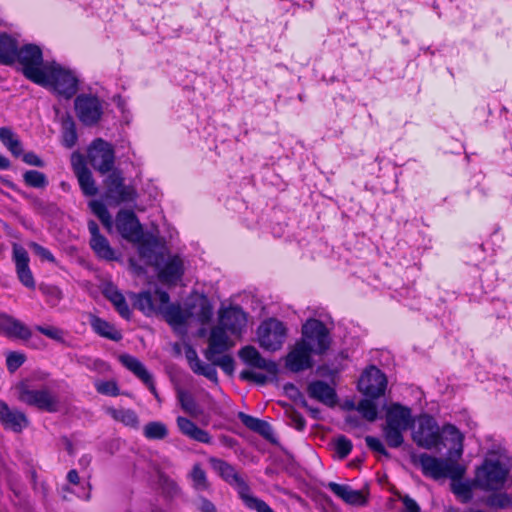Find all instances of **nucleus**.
Instances as JSON below:
<instances>
[{"label": "nucleus", "instance_id": "obj_27", "mask_svg": "<svg viewBox=\"0 0 512 512\" xmlns=\"http://www.w3.org/2000/svg\"><path fill=\"white\" fill-rule=\"evenodd\" d=\"M189 320L207 324L213 316V307L205 295H200L187 303Z\"/></svg>", "mask_w": 512, "mask_h": 512}, {"label": "nucleus", "instance_id": "obj_1", "mask_svg": "<svg viewBox=\"0 0 512 512\" xmlns=\"http://www.w3.org/2000/svg\"><path fill=\"white\" fill-rule=\"evenodd\" d=\"M415 419L412 410L400 403H392L386 410V420L382 428L384 439L391 448H399L404 443V432L413 428Z\"/></svg>", "mask_w": 512, "mask_h": 512}, {"label": "nucleus", "instance_id": "obj_2", "mask_svg": "<svg viewBox=\"0 0 512 512\" xmlns=\"http://www.w3.org/2000/svg\"><path fill=\"white\" fill-rule=\"evenodd\" d=\"M210 462L213 469L230 485L234 486L245 506L256 512H274L272 508L263 500L253 496L248 484L237 473L234 466L224 460L211 458Z\"/></svg>", "mask_w": 512, "mask_h": 512}, {"label": "nucleus", "instance_id": "obj_64", "mask_svg": "<svg viewBox=\"0 0 512 512\" xmlns=\"http://www.w3.org/2000/svg\"><path fill=\"white\" fill-rule=\"evenodd\" d=\"M67 480L69 483L71 484H74V485H77L79 484L80 482V477L78 475V472L77 470L75 469H71L68 473H67Z\"/></svg>", "mask_w": 512, "mask_h": 512}, {"label": "nucleus", "instance_id": "obj_59", "mask_svg": "<svg viewBox=\"0 0 512 512\" xmlns=\"http://www.w3.org/2000/svg\"><path fill=\"white\" fill-rule=\"evenodd\" d=\"M23 161L31 166L44 167V161L34 152L22 154Z\"/></svg>", "mask_w": 512, "mask_h": 512}, {"label": "nucleus", "instance_id": "obj_46", "mask_svg": "<svg viewBox=\"0 0 512 512\" xmlns=\"http://www.w3.org/2000/svg\"><path fill=\"white\" fill-rule=\"evenodd\" d=\"M365 443L372 452L378 453L385 458L391 457V454L387 451L383 442L379 438L374 436H366Z\"/></svg>", "mask_w": 512, "mask_h": 512}, {"label": "nucleus", "instance_id": "obj_4", "mask_svg": "<svg viewBox=\"0 0 512 512\" xmlns=\"http://www.w3.org/2000/svg\"><path fill=\"white\" fill-rule=\"evenodd\" d=\"M16 60L22 65L24 76L36 84H45L46 67L50 63L43 62L42 50L35 44H27L18 49Z\"/></svg>", "mask_w": 512, "mask_h": 512}, {"label": "nucleus", "instance_id": "obj_12", "mask_svg": "<svg viewBox=\"0 0 512 512\" xmlns=\"http://www.w3.org/2000/svg\"><path fill=\"white\" fill-rule=\"evenodd\" d=\"M258 340L260 346L268 351L279 350L286 338V327L283 322L270 318L258 327Z\"/></svg>", "mask_w": 512, "mask_h": 512}, {"label": "nucleus", "instance_id": "obj_41", "mask_svg": "<svg viewBox=\"0 0 512 512\" xmlns=\"http://www.w3.org/2000/svg\"><path fill=\"white\" fill-rule=\"evenodd\" d=\"M143 433L147 439L161 440L168 435V429L162 422L153 421L145 425Z\"/></svg>", "mask_w": 512, "mask_h": 512}, {"label": "nucleus", "instance_id": "obj_56", "mask_svg": "<svg viewBox=\"0 0 512 512\" xmlns=\"http://www.w3.org/2000/svg\"><path fill=\"white\" fill-rule=\"evenodd\" d=\"M30 248L34 251L36 255H38L42 260L49 261L51 263H54L55 257L53 254L45 247L39 245L38 243L32 242L30 244Z\"/></svg>", "mask_w": 512, "mask_h": 512}, {"label": "nucleus", "instance_id": "obj_15", "mask_svg": "<svg viewBox=\"0 0 512 512\" xmlns=\"http://www.w3.org/2000/svg\"><path fill=\"white\" fill-rule=\"evenodd\" d=\"M116 228L119 234L127 241L139 243L143 238V229L132 210H120L116 215Z\"/></svg>", "mask_w": 512, "mask_h": 512}, {"label": "nucleus", "instance_id": "obj_57", "mask_svg": "<svg viewBox=\"0 0 512 512\" xmlns=\"http://www.w3.org/2000/svg\"><path fill=\"white\" fill-rule=\"evenodd\" d=\"M97 391L101 394L117 396L119 394V389L114 382L106 381L101 382L97 385Z\"/></svg>", "mask_w": 512, "mask_h": 512}, {"label": "nucleus", "instance_id": "obj_60", "mask_svg": "<svg viewBox=\"0 0 512 512\" xmlns=\"http://www.w3.org/2000/svg\"><path fill=\"white\" fill-rule=\"evenodd\" d=\"M185 356L192 371L201 362L196 350L192 347L186 349Z\"/></svg>", "mask_w": 512, "mask_h": 512}, {"label": "nucleus", "instance_id": "obj_33", "mask_svg": "<svg viewBox=\"0 0 512 512\" xmlns=\"http://www.w3.org/2000/svg\"><path fill=\"white\" fill-rule=\"evenodd\" d=\"M104 296L114 305L117 312L124 319L129 320L131 310L123 294L113 284H107L104 288Z\"/></svg>", "mask_w": 512, "mask_h": 512}, {"label": "nucleus", "instance_id": "obj_30", "mask_svg": "<svg viewBox=\"0 0 512 512\" xmlns=\"http://www.w3.org/2000/svg\"><path fill=\"white\" fill-rule=\"evenodd\" d=\"M158 291L162 290L156 289L154 292L145 291L134 295V306L147 316L159 313L160 301L157 297Z\"/></svg>", "mask_w": 512, "mask_h": 512}, {"label": "nucleus", "instance_id": "obj_63", "mask_svg": "<svg viewBox=\"0 0 512 512\" xmlns=\"http://www.w3.org/2000/svg\"><path fill=\"white\" fill-rule=\"evenodd\" d=\"M13 156L15 157H20L22 156L23 152H24V149H23V146H22V143L19 140H17L9 149H8Z\"/></svg>", "mask_w": 512, "mask_h": 512}, {"label": "nucleus", "instance_id": "obj_10", "mask_svg": "<svg viewBox=\"0 0 512 512\" xmlns=\"http://www.w3.org/2000/svg\"><path fill=\"white\" fill-rule=\"evenodd\" d=\"M508 470L499 461L485 460L477 469L474 484L483 490H496L504 484Z\"/></svg>", "mask_w": 512, "mask_h": 512}, {"label": "nucleus", "instance_id": "obj_25", "mask_svg": "<svg viewBox=\"0 0 512 512\" xmlns=\"http://www.w3.org/2000/svg\"><path fill=\"white\" fill-rule=\"evenodd\" d=\"M119 359L123 366H125L129 371H131L140 380H142L143 383L147 385L148 389L154 395V397L159 400V395L153 382V377L142 364V362L129 354L121 355Z\"/></svg>", "mask_w": 512, "mask_h": 512}, {"label": "nucleus", "instance_id": "obj_50", "mask_svg": "<svg viewBox=\"0 0 512 512\" xmlns=\"http://www.w3.org/2000/svg\"><path fill=\"white\" fill-rule=\"evenodd\" d=\"M139 248L138 252L139 255L146 259L147 262L152 265V261L154 260L155 256H163V254L155 253L154 251V244H152L150 241H140L139 242Z\"/></svg>", "mask_w": 512, "mask_h": 512}, {"label": "nucleus", "instance_id": "obj_7", "mask_svg": "<svg viewBox=\"0 0 512 512\" xmlns=\"http://www.w3.org/2000/svg\"><path fill=\"white\" fill-rule=\"evenodd\" d=\"M89 164L101 175L111 173L115 165V150L111 143L96 138L87 149Z\"/></svg>", "mask_w": 512, "mask_h": 512}, {"label": "nucleus", "instance_id": "obj_19", "mask_svg": "<svg viewBox=\"0 0 512 512\" xmlns=\"http://www.w3.org/2000/svg\"><path fill=\"white\" fill-rule=\"evenodd\" d=\"M0 424L6 430L21 433L29 426L30 421L24 412L12 409L5 401L0 400Z\"/></svg>", "mask_w": 512, "mask_h": 512}, {"label": "nucleus", "instance_id": "obj_38", "mask_svg": "<svg viewBox=\"0 0 512 512\" xmlns=\"http://www.w3.org/2000/svg\"><path fill=\"white\" fill-rule=\"evenodd\" d=\"M238 417L247 428L263 436H266L271 431V426L266 421L243 412H240Z\"/></svg>", "mask_w": 512, "mask_h": 512}, {"label": "nucleus", "instance_id": "obj_36", "mask_svg": "<svg viewBox=\"0 0 512 512\" xmlns=\"http://www.w3.org/2000/svg\"><path fill=\"white\" fill-rule=\"evenodd\" d=\"M62 145L68 149L73 148L78 140L76 124L70 114L61 119Z\"/></svg>", "mask_w": 512, "mask_h": 512}, {"label": "nucleus", "instance_id": "obj_13", "mask_svg": "<svg viewBox=\"0 0 512 512\" xmlns=\"http://www.w3.org/2000/svg\"><path fill=\"white\" fill-rule=\"evenodd\" d=\"M74 109L79 121L85 126L96 125L102 115L101 100L92 94H80L74 100Z\"/></svg>", "mask_w": 512, "mask_h": 512}, {"label": "nucleus", "instance_id": "obj_6", "mask_svg": "<svg viewBox=\"0 0 512 512\" xmlns=\"http://www.w3.org/2000/svg\"><path fill=\"white\" fill-rule=\"evenodd\" d=\"M104 198L109 204L119 205L126 202H134L138 193L134 186L125 185L124 177L120 170H113L104 180Z\"/></svg>", "mask_w": 512, "mask_h": 512}, {"label": "nucleus", "instance_id": "obj_18", "mask_svg": "<svg viewBox=\"0 0 512 512\" xmlns=\"http://www.w3.org/2000/svg\"><path fill=\"white\" fill-rule=\"evenodd\" d=\"M72 168L83 194L85 196H95L98 193V188L92 172L86 166L81 154L74 153L72 155Z\"/></svg>", "mask_w": 512, "mask_h": 512}, {"label": "nucleus", "instance_id": "obj_45", "mask_svg": "<svg viewBox=\"0 0 512 512\" xmlns=\"http://www.w3.org/2000/svg\"><path fill=\"white\" fill-rule=\"evenodd\" d=\"M193 372L197 375H202L213 382L215 385H218V374L215 368V365L206 364L204 362H200L193 370Z\"/></svg>", "mask_w": 512, "mask_h": 512}, {"label": "nucleus", "instance_id": "obj_14", "mask_svg": "<svg viewBox=\"0 0 512 512\" xmlns=\"http://www.w3.org/2000/svg\"><path fill=\"white\" fill-rule=\"evenodd\" d=\"M386 387V375L375 366H371L366 369L359 380L360 391L365 396L372 399H377L383 396Z\"/></svg>", "mask_w": 512, "mask_h": 512}, {"label": "nucleus", "instance_id": "obj_40", "mask_svg": "<svg viewBox=\"0 0 512 512\" xmlns=\"http://www.w3.org/2000/svg\"><path fill=\"white\" fill-rule=\"evenodd\" d=\"M189 477L192 481V486L195 490L206 491L209 489L210 484L208 482L206 472L199 463L193 465Z\"/></svg>", "mask_w": 512, "mask_h": 512}, {"label": "nucleus", "instance_id": "obj_53", "mask_svg": "<svg viewBox=\"0 0 512 512\" xmlns=\"http://www.w3.org/2000/svg\"><path fill=\"white\" fill-rule=\"evenodd\" d=\"M239 377L244 381H252L260 385L266 384L268 378L263 373H257L251 370H243L240 372Z\"/></svg>", "mask_w": 512, "mask_h": 512}, {"label": "nucleus", "instance_id": "obj_37", "mask_svg": "<svg viewBox=\"0 0 512 512\" xmlns=\"http://www.w3.org/2000/svg\"><path fill=\"white\" fill-rule=\"evenodd\" d=\"M107 413L116 421L121 422L127 427L130 428H138L139 426V419L135 411L132 409H115V408H108Z\"/></svg>", "mask_w": 512, "mask_h": 512}, {"label": "nucleus", "instance_id": "obj_62", "mask_svg": "<svg viewBox=\"0 0 512 512\" xmlns=\"http://www.w3.org/2000/svg\"><path fill=\"white\" fill-rule=\"evenodd\" d=\"M197 509L201 512H216L215 505L205 497H199L197 500Z\"/></svg>", "mask_w": 512, "mask_h": 512}, {"label": "nucleus", "instance_id": "obj_26", "mask_svg": "<svg viewBox=\"0 0 512 512\" xmlns=\"http://www.w3.org/2000/svg\"><path fill=\"white\" fill-rule=\"evenodd\" d=\"M88 230L91 235L90 247L95 254L105 260L114 259V251L111 248L109 241L100 234L98 224L94 220L88 222Z\"/></svg>", "mask_w": 512, "mask_h": 512}, {"label": "nucleus", "instance_id": "obj_21", "mask_svg": "<svg viewBox=\"0 0 512 512\" xmlns=\"http://www.w3.org/2000/svg\"><path fill=\"white\" fill-rule=\"evenodd\" d=\"M234 346V342L229 338L227 330L223 326L217 325L210 331L208 337V348L204 355L207 360H213V356L222 354Z\"/></svg>", "mask_w": 512, "mask_h": 512}, {"label": "nucleus", "instance_id": "obj_5", "mask_svg": "<svg viewBox=\"0 0 512 512\" xmlns=\"http://www.w3.org/2000/svg\"><path fill=\"white\" fill-rule=\"evenodd\" d=\"M44 78L45 84H39L43 87H50L58 95L66 99L72 98L78 91V78L72 71L65 69L61 65L53 62L46 67Z\"/></svg>", "mask_w": 512, "mask_h": 512}, {"label": "nucleus", "instance_id": "obj_20", "mask_svg": "<svg viewBox=\"0 0 512 512\" xmlns=\"http://www.w3.org/2000/svg\"><path fill=\"white\" fill-rule=\"evenodd\" d=\"M312 353L313 351L305 343L297 342L286 356L287 369L295 373L310 369L313 366Z\"/></svg>", "mask_w": 512, "mask_h": 512}, {"label": "nucleus", "instance_id": "obj_39", "mask_svg": "<svg viewBox=\"0 0 512 512\" xmlns=\"http://www.w3.org/2000/svg\"><path fill=\"white\" fill-rule=\"evenodd\" d=\"M89 207L91 211L99 218L107 231L109 233L112 232L113 220L106 206L101 201L92 200L89 202Z\"/></svg>", "mask_w": 512, "mask_h": 512}, {"label": "nucleus", "instance_id": "obj_43", "mask_svg": "<svg viewBox=\"0 0 512 512\" xmlns=\"http://www.w3.org/2000/svg\"><path fill=\"white\" fill-rule=\"evenodd\" d=\"M27 186L33 188H45L48 185L47 177L44 173L37 170H28L23 175Z\"/></svg>", "mask_w": 512, "mask_h": 512}, {"label": "nucleus", "instance_id": "obj_17", "mask_svg": "<svg viewBox=\"0 0 512 512\" xmlns=\"http://www.w3.org/2000/svg\"><path fill=\"white\" fill-rule=\"evenodd\" d=\"M157 297L160 301L159 313L163 315L166 322L175 330L183 327L189 320L188 309H182L178 304H170V297L166 291H158Z\"/></svg>", "mask_w": 512, "mask_h": 512}, {"label": "nucleus", "instance_id": "obj_49", "mask_svg": "<svg viewBox=\"0 0 512 512\" xmlns=\"http://www.w3.org/2000/svg\"><path fill=\"white\" fill-rule=\"evenodd\" d=\"M213 365L220 367L226 374L232 375L234 373V359L229 355H223L220 358L213 356V360H209Z\"/></svg>", "mask_w": 512, "mask_h": 512}, {"label": "nucleus", "instance_id": "obj_31", "mask_svg": "<svg viewBox=\"0 0 512 512\" xmlns=\"http://www.w3.org/2000/svg\"><path fill=\"white\" fill-rule=\"evenodd\" d=\"M177 426L183 435L195 441L205 444H209L212 441L210 434L206 430L199 428L188 418L177 417Z\"/></svg>", "mask_w": 512, "mask_h": 512}, {"label": "nucleus", "instance_id": "obj_44", "mask_svg": "<svg viewBox=\"0 0 512 512\" xmlns=\"http://www.w3.org/2000/svg\"><path fill=\"white\" fill-rule=\"evenodd\" d=\"M357 410L370 422L375 421L378 415L377 405L373 402L372 398L361 400L357 405Z\"/></svg>", "mask_w": 512, "mask_h": 512}, {"label": "nucleus", "instance_id": "obj_3", "mask_svg": "<svg viewBox=\"0 0 512 512\" xmlns=\"http://www.w3.org/2000/svg\"><path fill=\"white\" fill-rule=\"evenodd\" d=\"M424 476L439 480L442 478H450L459 480L465 474V467L457 462L437 458L426 453H422L417 458Z\"/></svg>", "mask_w": 512, "mask_h": 512}, {"label": "nucleus", "instance_id": "obj_23", "mask_svg": "<svg viewBox=\"0 0 512 512\" xmlns=\"http://www.w3.org/2000/svg\"><path fill=\"white\" fill-rule=\"evenodd\" d=\"M0 334L9 338H17L28 341L31 338L32 332L20 320L5 314L0 313Z\"/></svg>", "mask_w": 512, "mask_h": 512}, {"label": "nucleus", "instance_id": "obj_16", "mask_svg": "<svg viewBox=\"0 0 512 512\" xmlns=\"http://www.w3.org/2000/svg\"><path fill=\"white\" fill-rule=\"evenodd\" d=\"M152 266L157 269L158 278L163 283L174 284L184 274L183 261L179 256H170L167 260L164 255L155 256Z\"/></svg>", "mask_w": 512, "mask_h": 512}, {"label": "nucleus", "instance_id": "obj_11", "mask_svg": "<svg viewBox=\"0 0 512 512\" xmlns=\"http://www.w3.org/2000/svg\"><path fill=\"white\" fill-rule=\"evenodd\" d=\"M412 439L419 447L425 449L436 447L441 441L440 427L436 420L428 414L419 416Z\"/></svg>", "mask_w": 512, "mask_h": 512}, {"label": "nucleus", "instance_id": "obj_8", "mask_svg": "<svg viewBox=\"0 0 512 512\" xmlns=\"http://www.w3.org/2000/svg\"><path fill=\"white\" fill-rule=\"evenodd\" d=\"M17 390L19 401L26 405L49 413L57 412L59 409L58 398L47 389H31L27 384L21 383Z\"/></svg>", "mask_w": 512, "mask_h": 512}, {"label": "nucleus", "instance_id": "obj_24", "mask_svg": "<svg viewBox=\"0 0 512 512\" xmlns=\"http://www.w3.org/2000/svg\"><path fill=\"white\" fill-rule=\"evenodd\" d=\"M13 258L16 265V272L20 282L27 288H35V280L29 268V256L27 251L19 245L13 247Z\"/></svg>", "mask_w": 512, "mask_h": 512}, {"label": "nucleus", "instance_id": "obj_51", "mask_svg": "<svg viewBox=\"0 0 512 512\" xmlns=\"http://www.w3.org/2000/svg\"><path fill=\"white\" fill-rule=\"evenodd\" d=\"M511 503L510 496L505 493H496L487 498V504L491 507L507 508Z\"/></svg>", "mask_w": 512, "mask_h": 512}, {"label": "nucleus", "instance_id": "obj_9", "mask_svg": "<svg viewBox=\"0 0 512 512\" xmlns=\"http://www.w3.org/2000/svg\"><path fill=\"white\" fill-rule=\"evenodd\" d=\"M315 354L325 353L330 346L329 331L318 319H308L302 326V340Z\"/></svg>", "mask_w": 512, "mask_h": 512}, {"label": "nucleus", "instance_id": "obj_52", "mask_svg": "<svg viewBox=\"0 0 512 512\" xmlns=\"http://www.w3.org/2000/svg\"><path fill=\"white\" fill-rule=\"evenodd\" d=\"M26 360V357L22 353L10 352L6 358L7 369L10 372H15Z\"/></svg>", "mask_w": 512, "mask_h": 512}, {"label": "nucleus", "instance_id": "obj_55", "mask_svg": "<svg viewBox=\"0 0 512 512\" xmlns=\"http://www.w3.org/2000/svg\"><path fill=\"white\" fill-rule=\"evenodd\" d=\"M0 140L4 144V146L9 149L19 138L12 131V129L8 127L0 128Z\"/></svg>", "mask_w": 512, "mask_h": 512}, {"label": "nucleus", "instance_id": "obj_34", "mask_svg": "<svg viewBox=\"0 0 512 512\" xmlns=\"http://www.w3.org/2000/svg\"><path fill=\"white\" fill-rule=\"evenodd\" d=\"M90 325L93 331L101 337L107 338L113 341H120L122 339V334L118 331L114 325L107 322L106 320L97 317L91 316Z\"/></svg>", "mask_w": 512, "mask_h": 512}, {"label": "nucleus", "instance_id": "obj_32", "mask_svg": "<svg viewBox=\"0 0 512 512\" xmlns=\"http://www.w3.org/2000/svg\"><path fill=\"white\" fill-rule=\"evenodd\" d=\"M327 487L340 499L351 505H364L366 499L363 494L358 490H353L348 485L329 482Z\"/></svg>", "mask_w": 512, "mask_h": 512}, {"label": "nucleus", "instance_id": "obj_28", "mask_svg": "<svg viewBox=\"0 0 512 512\" xmlns=\"http://www.w3.org/2000/svg\"><path fill=\"white\" fill-rule=\"evenodd\" d=\"M307 393L310 398L328 406L334 407L337 403V394L333 387L322 380H315L308 384Z\"/></svg>", "mask_w": 512, "mask_h": 512}, {"label": "nucleus", "instance_id": "obj_47", "mask_svg": "<svg viewBox=\"0 0 512 512\" xmlns=\"http://www.w3.org/2000/svg\"><path fill=\"white\" fill-rule=\"evenodd\" d=\"M352 442L345 436H339L335 441V452L339 459L346 458L352 450Z\"/></svg>", "mask_w": 512, "mask_h": 512}, {"label": "nucleus", "instance_id": "obj_35", "mask_svg": "<svg viewBox=\"0 0 512 512\" xmlns=\"http://www.w3.org/2000/svg\"><path fill=\"white\" fill-rule=\"evenodd\" d=\"M18 52L17 42L7 34L0 35V62L11 65L16 61Z\"/></svg>", "mask_w": 512, "mask_h": 512}, {"label": "nucleus", "instance_id": "obj_58", "mask_svg": "<svg viewBox=\"0 0 512 512\" xmlns=\"http://www.w3.org/2000/svg\"><path fill=\"white\" fill-rule=\"evenodd\" d=\"M289 419L290 424L299 431L303 430L306 426V421L299 412L292 411L289 414Z\"/></svg>", "mask_w": 512, "mask_h": 512}, {"label": "nucleus", "instance_id": "obj_42", "mask_svg": "<svg viewBox=\"0 0 512 512\" xmlns=\"http://www.w3.org/2000/svg\"><path fill=\"white\" fill-rule=\"evenodd\" d=\"M442 431L446 435L447 439L450 440L454 445H456L458 447L456 450V454L458 457H460L463 452V438L464 437H463L462 433L457 429L456 426H454L452 424L444 425Z\"/></svg>", "mask_w": 512, "mask_h": 512}, {"label": "nucleus", "instance_id": "obj_54", "mask_svg": "<svg viewBox=\"0 0 512 512\" xmlns=\"http://www.w3.org/2000/svg\"><path fill=\"white\" fill-rule=\"evenodd\" d=\"M36 329L41 334L47 336L50 339L56 340L58 342H63L64 341V338H63L64 332L61 329L57 328V327H53V326H49V327L37 326Z\"/></svg>", "mask_w": 512, "mask_h": 512}, {"label": "nucleus", "instance_id": "obj_48", "mask_svg": "<svg viewBox=\"0 0 512 512\" xmlns=\"http://www.w3.org/2000/svg\"><path fill=\"white\" fill-rule=\"evenodd\" d=\"M178 400L180 402L181 408L190 414H196L197 412V404L193 397L185 392V391H179L178 392Z\"/></svg>", "mask_w": 512, "mask_h": 512}, {"label": "nucleus", "instance_id": "obj_61", "mask_svg": "<svg viewBox=\"0 0 512 512\" xmlns=\"http://www.w3.org/2000/svg\"><path fill=\"white\" fill-rule=\"evenodd\" d=\"M401 500L404 505V512H420L419 505L410 496L405 495Z\"/></svg>", "mask_w": 512, "mask_h": 512}, {"label": "nucleus", "instance_id": "obj_29", "mask_svg": "<svg viewBox=\"0 0 512 512\" xmlns=\"http://www.w3.org/2000/svg\"><path fill=\"white\" fill-rule=\"evenodd\" d=\"M239 357L245 364L265 370L270 374H276L278 371L277 364L274 361L263 358L254 346L249 345L240 349Z\"/></svg>", "mask_w": 512, "mask_h": 512}, {"label": "nucleus", "instance_id": "obj_22", "mask_svg": "<svg viewBox=\"0 0 512 512\" xmlns=\"http://www.w3.org/2000/svg\"><path fill=\"white\" fill-rule=\"evenodd\" d=\"M247 324L246 313L238 306L223 310L218 325L223 326L231 334H240Z\"/></svg>", "mask_w": 512, "mask_h": 512}]
</instances>
